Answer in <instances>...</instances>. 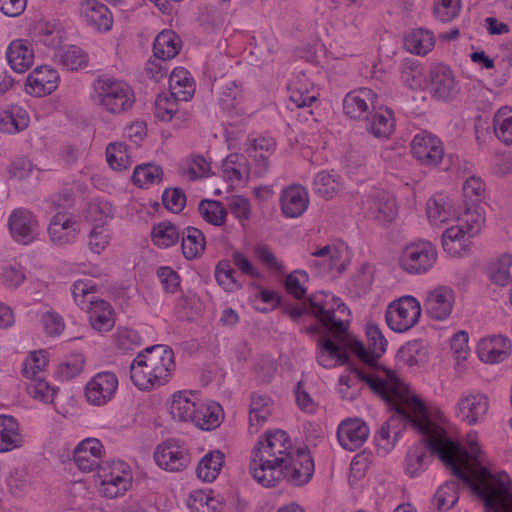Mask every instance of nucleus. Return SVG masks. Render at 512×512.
<instances>
[{
	"label": "nucleus",
	"instance_id": "1",
	"mask_svg": "<svg viewBox=\"0 0 512 512\" xmlns=\"http://www.w3.org/2000/svg\"><path fill=\"white\" fill-rule=\"evenodd\" d=\"M350 370L354 378L341 376L340 385H345L349 389L356 382L362 381L396 413V416L390 417L376 434L379 449L388 453L394 447V442H391L392 426L400 421L408 422L421 434L431 453L438 455L446 469L474 493L479 486V473L482 467L479 458L481 449L476 441L468 442L467 451L457 441L452 440L444 428L430 419L425 404L419 398L407 396L405 385L393 370L385 369L386 379L366 373L355 365H350Z\"/></svg>",
	"mask_w": 512,
	"mask_h": 512
},
{
	"label": "nucleus",
	"instance_id": "2",
	"mask_svg": "<svg viewBox=\"0 0 512 512\" xmlns=\"http://www.w3.org/2000/svg\"><path fill=\"white\" fill-rule=\"evenodd\" d=\"M295 450L284 430L267 431L258 439L252 452L249 469L253 479L266 488L277 486L282 474L279 467Z\"/></svg>",
	"mask_w": 512,
	"mask_h": 512
},
{
	"label": "nucleus",
	"instance_id": "3",
	"mask_svg": "<svg viewBox=\"0 0 512 512\" xmlns=\"http://www.w3.org/2000/svg\"><path fill=\"white\" fill-rule=\"evenodd\" d=\"M343 111L354 120L365 121L366 130L376 138H388L394 129L392 109L378 103L377 94L370 88H359L346 94Z\"/></svg>",
	"mask_w": 512,
	"mask_h": 512
},
{
	"label": "nucleus",
	"instance_id": "4",
	"mask_svg": "<svg viewBox=\"0 0 512 512\" xmlns=\"http://www.w3.org/2000/svg\"><path fill=\"white\" fill-rule=\"evenodd\" d=\"M175 368L174 352L164 345L147 347L130 364V378L140 390L166 384Z\"/></svg>",
	"mask_w": 512,
	"mask_h": 512
},
{
	"label": "nucleus",
	"instance_id": "5",
	"mask_svg": "<svg viewBox=\"0 0 512 512\" xmlns=\"http://www.w3.org/2000/svg\"><path fill=\"white\" fill-rule=\"evenodd\" d=\"M91 99L102 111L111 115H120L130 110L135 102L131 86L109 75L98 76L93 84Z\"/></svg>",
	"mask_w": 512,
	"mask_h": 512
},
{
	"label": "nucleus",
	"instance_id": "6",
	"mask_svg": "<svg viewBox=\"0 0 512 512\" xmlns=\"http://www.w3.org/2000/svg\"><path fill=\"white\" fill-rule=\"evenodd\" d=\"M485 217L477 207L463 211L457 217V225L447 228L442 234V247L451 256H463L470 244L469 239L477 235Z\"/></svg>",
	"mask_w": 512,
	"mask_h": 512
},
{
	"label": "nucleus",
	"instance_id": "7",
	"mask_svg": "<svg viewBox=\"0 0 512 512\" xmlns=\"http://www.w3.org/2000/svg\"><path fill=\"white\" fill-rule=\"evenodd\" d=\"M493 476L485 468H480L479 486L474 494L479 497L488 510L494 512H512V491L509 487V477L505 472L498 475L497 486L492 485Z\"/></svg>",
	"mask_w": 512,
	"mask_h": 512
},
{
	"label": "nucleus",
	"instance_id": "8",
	"mask_svg": "<svg viewBox=\"0 0 512 512\" xmlns=\"http://www.w3.org/2000/svg\"><path fill=\"white\" fill-rule=\"evenodd\" d=\"M421 316L419 301L410 295L392 302L386 311L387 325L395 332H406L415 326Z\"/></svg>",
	"mask_w": 512,
	"mask_h": 512
},
{
	"label": "nucleus",
	"instance_id": "9",
	"mask_svg": "<svg viewBox=\"0 0 512 512\" xmlns=\"http://www.w3.org/2000/svg\"><path fill=\"white\" fill-rule=\"evenodd\" d=\"M128 465L121 461L105 462L99 467L97 475L103 495L116 498L123 495L131 486V473Z\"/></svg>",
	"mask_w": 512,
	"mask_h": 512
},
{
	"label": "nucleus",
	"instance_id": "10",
	"mask_svg": "<svg viewBox=\"0 0 512 512\" xmlns=\"http://www.w3.org/2000/svg\"><path fill=\"white\" fill-rule=\"evenodd\" d=\"M437 260L435 246L429 241H420L406 246L400 256V266L409 274L429 271Z\"/></svg>",
	"mask_w": 512,
	"mask_h": 512
},
{
	"label": "nucleus",
	"instance_id": "11",
	"mask_svg": "<svg viewBox=\"0 0 512 512\" xmlns=\"http://www.w3.org/2000/svg\"><path fill=\"white\" fill-rule=\"evenodd\" d=\"M279 482L285 479L289 484H307L314 474V461L307 448H296L294 453L280 467Z\"/></svg>",
	"mask_w": 512,
	"mask_h": 512
},
{
	"label": "nucleus",
	"instance_id": "12",
	"mask_svg": "<svg viewBox=\"0 0 512 512\" xmlns=\"http://www.w3.org/2000/svg\"><path fill=\"white\" fill-rule=\"evenodd\" d=\"M369 348H366L362 342L355 341L351 345L352 352L357 358L372 370H382L384 374L385 367H382L378 360L386 351L387 340L383 336L377 325L369 324L366 328ZM386 379V376L383 378Z\"/></svg>",
	"mask_w": 512,
	"mask_h": 512
},
{
	"label": "nucleus",
	"instance_id": "13",
	"mask_svg": "<svg viewBox=\"0 0 512 512\" xmlns=\"http://www.w3.org/2000/svg\"><path fill=\"white\" fill-rule=\"evenodd\" d=\"M153 458L161 469L169 472L182 471L191 462L189 449L183 441L176 439H167L157 445Z\"/></svg>",
	"mask_w": 512,
	"mask_h": 512
},
{
	"label": "nucleus",
	"instance_id": "14",
	"mask_svg": "<svg viewBox=\"0 0 512 512\" xmlns=\"http://www.w3.org/2000/svg\"><path fill=\"white\" fill-rule=\"evenodd\" d=\"M80 232L77 219L66 211H58L49 222L48 235L50 241L59 247L74 243Z\"/></svg>",
	"mask_w": 512,
	"mask_h": 512
},
{
	"label": "nucleus",
	"instance_id": "15",
	"mask_svg": "<svg viewBox=\"0 0 512 512\" xmlns=\"http://www.w3.org/2000/svg\"><path fill=\"white\" fill-rule=\"evenodd\" d=\"M411 153L422 165L435 167L441 162L444 149L437 136L424 131L414 136Z\"/></svg>",
	"mask_w": 512,
	"mask_h": 512
},
{
	"label": "nucleus",
	"instance_id": "16",
	"mask_svg": "<svg viewBox=\"0 0 512 512\" xmlns=\"http://www.w3.org/2000/svg\"><path fill=\"white\" fill-rule=\"evenodd\" d=\"M12 238L20 244L28 245L38 236V221L31 211L25 208L15 209L8 219Z\"/></svg>",
	"mask_w": 512,
	"mask_h": 512
},
{
	"label": "nucleus",
	"instance_id": "17",
	"mask_svg": "<svg viewBox=\"0 0 512 512\" xmlns=\"http://www.w3.org/2000/svg\"><path fill=\"white\" fill-rule=\"evenodd\" d=\"M118 388V378L112 372L97 373L86 385L87 401L95 406H101L114 397Z\"/></svg>",
	"mask_w": 512,
	"mask_h": 512
},
{
	"label": "nucleus",
	"instance_id": "18",
	"mask_svg": "<svg viewBox=\"0 0 512 512\" xmlns=\"http://www.w3.org/2000/svg\"><path fill=\"white\" fill-rule=\"evenodd\" d=\"M489 409L488 397L482 393H468L460 397L456 405V416L468 425L480 423Z\"/></svg>",
	"mask_w": 512,
	"mask_h": 512
},
{
	"label": "nucleus",
	"instance_id": "19",
	"mask_svg": "<svg viewBox=\"0 0 512 512\" xmlns=\"http://www.w3.org/2000/svg\"><path fill=\"white\" fill-rule=\"evenodd\" d=\"M430 88L433 96L442 101L455 98L459 91L453 72L444 64L431 67Z\"/></svg>",
	"mask_w": 512,
	"mask_h": 512
},
{
	"label": "nucleus",
	"instance_id": "20",
	"mask_svg": "<svg viewBox=\"0 0 512 512\" xmlns=\"http://www.w3.org/2000/svg\"><path fill=\"white\" fill-rule=\"evenodd\" d=\"M369 432V428L363 420L349 418L338 426L337 438L345 450L355 451L366 442Z\"/></svg>",
	"mask_w": 512,
	"mask_h": 512
},
{
	"label": "nucleus",
	"instance_id": "21",
	"mask_svg": "<svg viewBox=\"0 0 512 512\" xmlns=\"http://www.w3.org/2000/svg\"><path fill=\"white\" fill-rule=\"evenodd\" d=\"M367 206L369 214L383 225L392 222L398 213L394 197L382 189L371 191L367 199Z\"/></svg>",
	"mask_w": 512,
	"mask_h": 512
},
{
	"label": "nucleus",
	"instance_id": "22",
	"mask_svg": "<svg viewBox=\"0 0 512 512\" xmlns=\"http://www.w3.org/2000/svg\"><path fill=\"white\" fill-rule=\"evenodd\" d=\"M454 291L447 286H439L427 293L424 307L427 315L434 320H444L452 312Z\"/></svg>",
	"mask_w": 512,
	"mask_h": 512
},
{
	"label": "nucleus",
	"instance_id": "23",
	"mask_svg": "<svg viewBox=\"0 0 512 512\" xmlns=\"http://www.w3.org/2000/svg\"><path fill=\"white\" fill-rule=\"evenodd\" d=\"M59 74L48 65L39 66L29 73L26 92L35 97L51 94L58 85Z\"/></svg>",
	"mask_w": 512,
	"mask_h": 512
},
{
	"label": "nucleus",
	"instance_id": "24",
	"mask_svg": "<svg viewBox=\"0 0 512 512\" xmlns=\"http://www.w3.org/2000/svg\"><path fill=\"white\" fill-rule=\"evenodd\" d=\"M477 354L485 363H500L511 354V341L503 335L482 339L478 343Z\"/></svg>",
	"mask_w": 512,
	"mask_h": 512
},
{
	"label": "nucleus",
	"instance_id": "25",
	"mask_svg": "<svg viewBox=\"0 0 512 512\" xmlns=\"http://www.w3.org/2000/svg\"><path fill=\"white\" fill-rule=\"evenodd\" d=\"M102 444L96 438H87L81 441L74 449L73 459L76 466L83 472L99 470L102 456Z\"/></svg>",
	"mask_w": 512,
	"mask_h": 512
},
{
	"label": "nucleus",
	"instance_id": "26",
	"mask_svg": "<svg viewBox=\"0 0 512 512\" xmlns=\"http://www.w3.org/2000/svg\"><path fill=\"white\" fill-rule=\"evenodd\" d=\"M280 205L286 217H300L309 205L308 191L302 185H290L282 190Z\"/></svg>",
	"mask_w": 512,
	"mask_h": 512
},
{
	"label": "nucleus",
	"instance_id": "27",
	"mask_svg": "<svg viewBox=\"0 0 512 512\" xmlns=\"http://www.w3.org/2000/svg\"><path fill=\"white\" fill-rule=\"evenodd\" d=\"M6 58L13 71L24 73L34 62V50L27 40L17 39L7 47Z\"/></svg>",
	"mask_w": 512,
	"mask_h": 512
},
{
	"label": "nucleus",
	"instance_id": "28",
	"mask_svg": "<svg viewBox=\"0 0 512 512\" xmlns=\"http://www.w3.org/2000/svg\"><path fill=\"white\" fill-rule=\"evenodd\" d=\"M276 143L271 137H259L251 141L247 148L248 156L255 162V174L265 175L269 169V157L275 151Z\"/></svg>",
	"mask_w": 512,
	"mask_h": 512
},
{
	"label": "nucleus",
	"instance_id": "29",
	"mask_svg": "<svg viewBox=\"0 0 512 512\" xmlns=\"http://www.w3.org/2000/svg\"><path fill=\"white\" fill-rule=\"evenodd\" d=\"M81 9L88 24L96 30L107 32L112 28V14L104 4L97 0H85L81 3Z\"/></svg>",
	"mask_w": 512,
	"mask_h": 512
},
{
	"label": "nucleus",
	"instance_id": "30",
	"mask_svg": "<svg viewBox=\"0 0 512 512\" xmlns=\"http://www.w3.org/2000/svg\"><path fill=\"white\" fill-rule=\"evenodd\" d=\"M308 304L310 312L321 322L325 329L337 335L346 332L347 328L344 321L335 317L334 307L327 308L326 304L317 300V295L310 296Z\"/></svg>",
	"mask_w": 512,
	"mask_h": 512
},
{
	"label": "nucleus",
	"instance_id": "31",
	"mask_svg": "<svg viewBox=\"0 0 512 512\" xmlns=\"http://www.w3.org/2000/svg\"><path fill=\"white\" fill-rule=\"evenodd\" d=\"M53 61L67 71H77L88 66V55L80 47L68 45L54 52Z\"/></svg>",
	"mask_w": 512,
	"mask_h": 512
},
{
	"label": "nucleus",
	"instance_id": "32",
	"mask_svg": "<svg viewBox=\"0 0 512 512\" xmlns=\"http://www.w3.org/2000/svg\"><path fill=\"white\" fill-rule=\"evenodd\" d=\"M181 49V40L172 30L160 32L153 43L154 56L162 61L174 58Z\"/></svg>",
	"mask_w": 512,
	"mask_h": 512
},
{
	"label": "nucleus",
	"instance_id": "33",
	"mask_svg": "<svg viewBox=\"0 0 512 512\" xmlns=\"http://www.w3.org/2000/svg\"><path fill=\"white\" fill-rule=\"evenodd\" d=\"M88 318L91 326L99 331H109L114 326L113 310L105 300H89Z\"/></svg>",
	"mask_w": 512,
	"mask_h": 512
},
{
	"label": "nucleus",
	"instance_id": "34",
	"mask_svg": "<svg viewBox=\"0 0 512 512\" xmlns=\"http://www.w3.org/2000/svg\"><path fill=\"white\" fill-rule=\"evenodd\" d=\"M21 435L16 419L0 415V452H8L21 446Z\"/></svg>",
	"mask_w": 512,
	"mask_h": 512
},
{
	"label": "nucleus",
	"instance_id": "35",
	"mask_svg": "<svg viewBox=\"0 0 512 512\" xmlns=\"http://www.w3.org/2000/svg\"><path fill=\"white\" fill-rule=\"evenodd\" d=\"M511 265L512 256L510 254H503L492 258L486 267L488 278L498 286L507 285L512 279L510 273Z\"/></svg>",
	"mask_w": 512,
	"mask_h": 512
},
{
	"label": "nucleus",
	"instance_id": "36",
	"mask_svg": "<svg viewBox=\"0 0 512 512\" xmlns=\"http://www.w3.org/2000/svg\"><path fill=\"white\" fill-rule=\"evenodd\" d=\"M435 41L433 34L425 29H414L404 36V46L407 51L425 55L434 47Z\"/></svg>",
	"mask_w": 512,
	"mask_h": 512
},
{
	"label": "nucleus",
	"instance_id": "37",
	"mask_svg": "<svg viewBox=\"0 0 512 512\" xmlns=\"http://www.w3.org/2000/svg\"><path fill=\"white\" fill-rule=\"evenodd\" d=\"M223 420V409L215 403L199 404L194 424L202 430H213L217 428Z\"/></svg>",
	"mask_w": 512,
	"mask_h": 512
},
{
	"label": "nucleus",
	"instance_id": "38",
	"mask_svg": "<svg viewBox=\"0 0 512 512\" xmlns=\"http://www.w3.org/2000/svg\"><path fill=\"white\" fill-rule=\"evenodd\" d=\"M182 252L186 259H195L205 249V236L201 230L195 227H186L182 233Z\"/></svg>",
	"mask_w": 512,
	"mask_h": 512
},
{
	"label": "nucleus",
	"instance_id": "39",
	"mask_svg": "<svg viewBox=\"0 0 512 512\" xmlns=\"http://www.w3.org/2000/svg\"><path fill=\"white\" fill-rule=\"evenodd\" d=\"M224 463V454L220 450L207 453L197 466V476L205 482L214 481L219 475Z\"/></svg>",
	"mask_w": 512,
	"mask_h": 512
},
{
	"label": "nucleus",
	"instance_id": "40",
	"mask_svg": "<svg viewBox=\"0 0 512 512\" xmlns=\"http://www.w3.org/2000/svg\"><path fill=\"white\" fill-rule=\"evenodd\" d=\"M198 407L199 404L192 401L183 392H178L173 395L170 414L174 420L194 423Z\"/></svg>",
	"mask_w": 512,
	"mask_h": 512
},
{
	"label": "nucleus",
	"instance_id": "41",
	"mask_svg": "<svg viewBox=\"0 0 512 512\" xmlns=\"http://www.w3.org/2000/svg\"><path fill=\"white\" fill-rule=\"evenodd\" d=\"M273 401L266 395L251 394L249 409V422L251 426H260L267 421L272 414Z\"/></svg>",
	"mask_w": 512,
	"mask_h": 512
},
{
	"label": "nucleus",
	"instance_id": "42",
	"mask_svg": "<svg viewBox=\"0 0 512 512\" xmlns=\"http://www.w3.org/2000/svg\"><path fill=\"white\" fill-rule=\"evenodd\" d=\"M320 351L317 354L318 363L325 367H332V360L336 359L340 363L344 364L348 361V355L342 351L339 345L334 343L327 335H323L318 340Z\"/></svg>",
	"mask_w": 512,
	"mask_h": 512
},
{
	"label": "nucleus",
	"instance_id": "43",
	"mask_svg": "<svg viewBox=\"0 0 512 512\" xmlns=\"http://www.w3.org/2000/svg\"><path fill=\"white\" fill-rule=\"evenodd\" d=\"M178 101H183L178 91L160 93L154 104L155 117L161 121H170L178 112Z\"/></svg>",
	"mask_w": 512,
	"mask_h": 512
},
{
	"label": "nucleus",
	"instance_id": "44",
	"mask_svg": "<svg viewBox=\"0 0 512 512\" xmlns=\"http://www.w3.org/2000/svg\"><path fill=\"white\" fill-rule=\"evenodd\" d=\"M170 92L178 91L183 101L190 100L195 92L193 80L189 72L182 68L176 67L169 76Z\"/></svg>",
	"mask_w": 512,
	"mask_h": 512
},
{
	"label": "nucleus",
	"instance_id": "45",
	"mask_svg": "<svg viewBox=\"0 0 512 512\" xmlns=\"http://www.w3.org/2000/svg\"><path fill=\"white\" fill-rule=\"evenodd\" d=\"M152 241L160 248H168L178 242L180 232L170 221H162L152 228Z\"/></svg>",
	"mask_w": 512,
	"mask_h": 512
},
{
	"label": "nucleus",
	"instance_id": "46",
	"mask_svg": "<svg viewBox=\"0 0 512 512\" xmlns=\"http://www.w3.org/2000/svg\"><path fill=\"white\" fill-rule=\"evenodd\" d=\"M29 117L25 111L16 107L4 111L0 116V130L4 133H17L28 127Z\"/></svg>",
	"mask_w": 512,
	"mask_h": 512
},
{
	"label": "nucleus",
	"instance_id": "47",
	"mask_svg": "<svg viewBox=\"0 0 512 512\" xmlns=\"http://www.w3.org/2000/svg\"><path fill=\"white\" fill-rule=\"evenodd\" d=\"M163 170L153 163H143L135 167L132 180L140 188L157 184L162 180Z\"/></svg>",
	"mask_w": 512,
	"mask_h": 512
},
{
	"label": "nucleus",
	"instance_id": "48",
	"mask_svg": "<svg viewBox=\"0 0 512 512\" xmlns=\"http://www.w3.org/2000/svg\"><path fill=\"white\" fill-rule=\"evenodd\" d=\"M427 349L422 340H413L403 345L397 352V357L403 363L414 366L427 359Z\"/></svg>",
	"mask_w": 512,
	"mask_h": 512
},
{
	"label": "nucleus",
	"instance_id": "49",
	"mask_svg": "<svg viewBox=\"0 0 512 512\" xmlns=\"http://www.w3.org/2000/svg\"><path fill=\"white\" fill-rule=\"evenodd\" d=\"M453 214L451 203L447 197L437 195L427 202V216L433 224L446 222Z\"/></svg>",
	"mask_w": 512,
	"mask_h": 512
},
{
	"label": "nucleus",
	"instance_id": "50",
	"mask_svg": "<svg viewBox=\"0 0 512 512\" xmlns=\"http://www.w3.org/2000/svg\"><path fill=\"white\" fill-rule=\"evenodd\" d=\"M484 191V183L481 178L476 176L468 177L463 184V194L465 198L464 211L477 207L480 211H482V215H484V210L480 205L481 197Z\"/></svg>",
	"mask_w": 512,
	"mask_h": 512
},
{
	"label": "nucleus",
	"instance_id": "51",
	"mask_svg": "<svg viewBox=\"0 0 512 512\" xmlns=\"http://www.w3.org/2000/svg\"><path fill=\"white\" fill-rule=\"evenodd\" d=\"M494 132L497 138L507 144H512V108H500L493 118Z\"/></svg>",
	"mask_w": 512,
	"mask_h": 512
},
{
	"label": "nucleus",
	"instance_id": "52",
	"mask_svg": "<svg viewBox=\"0 0 512 512\" xmlns=\"http://www.w3.org/2000/svg\"><path fill=\"white\" fill-rule=\"evenodd\" d=\"M401 80L410 89H419L423 83V68L414 59H404L400 64Z\"/></svg>",
	"mask_w": 512,
	"mask_h": 512
},
{
	"label": "nucleus",
	"instance_id": "53",
	"mask_svg": "<svg viewBox=\"0 0 512 512\" xmlns=\"http://www.w3.org/2000/svg\"><path fill=\"white\" fill-rule=\"evenodd\" d=\"M106 157L109 166L113 170L122 171L128 169L132 161L128 154V147L124 143H110L106 148Z\"/></svg>",
	"mask_w": 512,
	"mask_h": 512
},
{
	"label": "nucleus",
	"instance_id": "54",
	"mask_svg": "<svg viewBox=\"0 0 512 512\" xmlns=\"http://www.w3.org/2000/svg\"><path fill=\"white\" fill-rule=\"evenodd\" d=\"M198 210L202 218L212 225L221 226L225 222L227 213L220 201L201 200Z\"/></svg>",
	"mask_w": 512,
	"mask_h": 512
},
{
	"label": "nucleus",
	"instance_id": "55",
	"mask_svg": "<svg viewBox=\"0 0 512 512\" xmlns=\"http://www.w3.org/2000/svg\"><path fill=\"white\" fill-rule=\"evenodd\" d=\"M459 482L450 480L444 483L435 494L437 509L446 511L454 507L458 501Z\"/></svg>",
	"mask_w": 512,
	"mask_h": 512
},
{
	"label": "nucleus",
	"instance_id": "56",
	"mask_svg": "<svg viewBox=\"0 0 512 512\" xmlns=\"http://www.w3.org/2000/svg\"><path fill=\"white\" fill-rule=\"evenodd\" d=\"M235 270L231 267L230 261L221 260L215 268V279L226 291H234L241 288V284L235 277Z\"/></svg>",
	"mask_w": 512,
	"mask_h": 512
},
{
	"label": "nucleus",
	"instance_id": "57",
	"mask_svg": "<svg viewBox=\"0 0 512 512\" xmlns=\"http://www.w3.org/2000/svg\"><path fill=\"white\" fill-rule=\"evenodd\" d=\"M57 390V388L50 386L43 376L31 379V382L27 386L28 394L31 397L46 404L53 402Z\"/></svg>",
	"mask_w": 512,
	"mask_h": 512
},
{
	"label": "nucleus",
	"instance_id": "58",
	"mask_svg": "<svg viewBox=\"0 0 512 512\" xmlns=\"http://www.w3.org/2000/svg\"><path fill=\"white\" fill-rule=\"evenodd\" d=\"M421 442L424 444V447L417 446L413 448L409 451L406 457V472L411 477L416 476L418 472L423 471L426 468V460L428 458L427 450L431 452L422 439ZM430 455L434 456L432 453H430ZM436 456L440 459L438 455Z\"/></svg>",
	"mask_w": 512,
	"mask_h": 512
},
{
	"label": "nucleus",
	"instance_id": "59",
	"mask_svg": "<svg viewBox=\"0 0 512 512\" xmlns=\"http://www.w3.org/2000/svg\"><path fill=\"white\" fill-rule=\"evenodd\" d=\"M243 98L242 90L235 81L228 82L222 87L218 102L223 110L231 111L241 103Z\"/></svg>",
	"mask_w": 512,
	"mask_h": 512
},
{
	"label": "nucleus",
	"instance_id": "60",
	"mask_svg": "<svg viewBox=\"0 0 512 512\" xmlns=\"http://www.w3.org/2000/svg\"><path fill=\"white\" fill-rule=\"evenodd\" d=\"M308 274L304 270H296L287 275L285 288L296 299H302L306 294L304 283L308 281Z\"/></svg>",
	"mask_w": 512,
	"mask_h": 512
},
{
	"label": "nucleus",
	"instance_id": "61",
	"mask_svg": "<svg viewBox=\"0 0 512 512\" xmlns=\"http://www.w3.org/2000/svg\"><path fill=\"white\" fill-rule=\"evenodd\" d=\"M39 41L49 47H56L62 42V30L52 23H41L37 27Z\"/></svg>",
	"mask_w": 512,
	"mask_h": 512
},
{
	"label": "nucleus",
	"instance_id": "62",
	"mask_svg": "<svg viewBox=\"0 0 512 512\" xmlns=\"http://www.w3.org/2000/svg\"><path fill=\"white\" fill-rule=\"evenodd\" d=\"M162 202L169 211L179 213L186 205V195L181 188H167L163 192Z\"/></svg>",
	"mask_w": 512,
	"mask_h": 512
},
{
	"label": "nucleus",
	"instance_id": "63",
	"mask_svg": "<svg viewBox=\"0 0 512 512\" xmlns=\"http://www.w3.org/2000/svg\"><path fill=\"white\" fill-rule=\"evenodd\" d=\"M31 483V477L26 467H16L7 479L9 490L14 493L23 492Z\"/></svg>",
	"mask_w": 512,
	"mask_h": 512
},
{
	"label": "nucleus",
	"instance_id": "64",
	"mask_svg": "<svg viewBox=\"0 0 512 512\" xmlns=\"http://www.w3.org/2000/svg\"><path fill=\"white\" fill-rule=\"evenodd\" d=\"M46 366V359L42 352L31 353L30 357L23 363L22 373L28 379L39 378L43 376V369Z\"/></svg>",
	"mask_w": 512,
	"mask_h": 512
}]
</instances>
